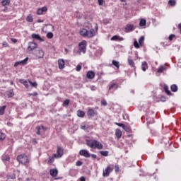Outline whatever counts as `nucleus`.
Returning <instances> with one entry per match:
<instances>
[{"instance_id":"1","label":"nucleus","mask_w":181,"mask_h":181,"mask_svg":"<svg viewBox=\"0 0 181 181\" xmlns=\"http://www.w3.org/2000/svg\"><path fill=\"white\" fill-rule=\"evenodd\" d=\"M79 35L82 37H94L95 36V30L93 28L91 23L85 24V28H82L79 30Z\"/></svg>"},{"instance_id":"2","label":"nucleus","mask_w":181,"mask_h":181,"mask_svg":"<svg viewBox=\"0 0 181 181\" xmlns=\"http://www.w3.org/2000/svg\"><path fill=\"white\" fill-rule=\"evenodd\" d=\"M87 146L91 148V149H98L99 151L103 149L104 146L101 142L94 139H86V141Z\"/></svg>"},{"instance_id":"3","label":"nucleus","mask_w":181,"mask_h":181,"mask_svg":"<svg viewBox=\"0 0 181 181\" xmlns=\"http://www.w3.org/2000/svg\"><path fill=\"white\" fill-rule=\"evenodd\" d=\"M86 52H87V41L82 40L78 44V54H81V53L85 54Z\"/></svg>"},{"instance_id":"4","label":"nucleus","mask_w":181,"mask_h":181,"mask_svg":"<svg viewBox=\"0 0 181 181\" xmlns=\"http://www.w3.org/2000/svg\"><path fill=\"white\" fill-rule=\"evenodd\" d=\"M17 160L21 165H25V166H28V163H29V158L28 156L25 154H21L17 157Z\"/></svg>"},{"instance_id":"5","label":"nucleus","mask_w":181,"mask_h":181,"mask_svg":"<svg viewBox=\"0 0 181 181\" xmlns=\"http://www.w3.org/2000/svg\"><path fill=\"white\" fill-rule=\"evenodd\" d=\"M64 154V149H63V147L60 146H57V153L53 154V157L56 159H60Z\"/></svg>"},{"instance_id":"6","label":"nucleus","mask_w":181,"mask_h":181,"mask_svg":"<svg viewBox=\"0 0 181 181\" xmlns=\"http://www.w3.org/2000/svg\"><path fill=\"white\" fill-rule=\"evenodd\" d=\"M145 42V37L144 36H141L139 39V42L136 40H134V46L136 49H139L141 47V46H142L144 45V42Z\"/></svg>"},{"instance_id":"7","label":"nucleus","mask_w":181,"mask_h":181,"mask_svg":"<svg viewBox=\"0 0 181 181\" xmlns=\"http://www.w3.org/2000/svg\"><path fill=\"white\" fill-rule=\"evenodd\" d=\"M35 59H43L45 57V51L42 49H38L33 52Z\"/></svg>"},{"instance_id":"8","label":"nucleus","mask_w":181,"mask_h":181,"mask_svg":"<svg viewBox=\"0 0 181 181\" xmlns=\"http://www.w3.org/2000/svg\"><path fill=\"white\" fill-rule=\"evenodd\" d=\"M46 127H43V125L37 126L35 128L37 135H42V134H45L46 132Z\"/></svg>"},{"instance_id":"9","label":"nucleus","mask_w":181,"mask_h":181,"mask_svg":"<svg viewBox=\"0 0 181 181\" xmlns=\"http://www.w3.org/2000/svg\"><path fill=\"white\" fill-rule=\"evenodd\" d=\"M35 49H37V44L34 42H30L28 43V47H27L28 52H33Z\"/></svg>"},{"instance_id":"10","label":"nucleus","mask_w":181,"mask_h":181,"mask_svg":"<svg viewBox=\"0 0 181 181\" xmlns=\"http://www.w3.org/2000/svg\"><path fill=\"white\" fill-rule=\"evenodd\" d=\"M112 172V168H111V166L108 165L105 170H103V176L104 177H108L110 176V173Z\"/></svg>"},{"instance_id":"11","label":"nucleus","mask_w":181,"mask_h":181,"mask_svg":"<svg viewBox=\"0 0 181 181\" xmlns=\"http://www.w3.org/2000/svg\"><path fill=\"white\" fill-rule=\"evenodd\" d=\"M28 60H29V58H28V57H26L25 59H24L22 60V61L16 62L14 64V67H18V66H19V64H20L21 66H25V64H28Z\"/></svg>"},{"instance_id":"12","label":"nucleus","mask_w":181,"mask_h":181,"mask_svg":"<svg viewBox=\"0 0 181 181\" xmlns=\"http://www.w3.org/2000/svg\"><path fill=\"white\" fill-rule=\"evenodd\" d=\"M79 155H81V156H84V158H90V156H91L88 151L84 149L79 151Z\"/></svg>"},{"instance_id":"13","label":"nucleus","mask_w":181,"mask_h":181,"mask_svg":"<svg viewBox=\"0 0 181 181\" xmlns=\"http://www.w3.org/2000/svg\"><path fill=\"white\" fill-rule=\"evenodd\" d=\"M45 12H47V8L46 6L37 8L36 14L37 15H43Z\"/></svg>"},{"instance_id":"14","label":"nucleus","mask_w":181,"mask_h":181,"mask_svg":"<svg viewBox=\"0 0 181 181\" xmlns=\"http://www.w3.org/2000/svg\"><path fill=\"white\" fill-rule=\"evenodd\" d=\"M95 77V72L94 71H88L86 74V78L88 80H93Z\"/></svg>"},{"instance_id":"15","label":"nucleus","mask_w":181,"mask_h":181,"mask_svg":"<svg viewBox=\"0 0 181 181\" xmlns=\"http://www.w3.org/2000/svg\"><path fill=\"white\" fill-rule=\"evenodd\" d=\"M97 114V112H95L93 108H89L87 112L88 117H95Z\"/></svg>"},{"instance_id":"16","label":"nucleus","mask_w":181,"mask_h":181,"mask_svg":"<svg viewBox=\"0 0 181 181\" xmlns=\"http://www.w3.org/2000/svg\"><path fill=\"white\" fill-rule=\"evenodd\" d=\"M49 175L52 177H56V176H57V175H59V171L56 168H52V169L49 170Z\"/></svg>"},{"instance_id":"17","label":"nucleus","mask_w":181,"mask_h":181,"mask_svg":"<svg viewBox=\"0 0 181 181\" xmlns=\"http://www.w3.org/2000/svg\"><path fill=\"white\" fill-rule=\"evenodd\" d=\"M168 70V66L166 64L160 65L157 70V73H163V71H166Z\"/></svg>"},{"instance_id":"18","label":"nucleus","mask_w":181,"mask_h":181,"mask_svg":"<svg viewBox=\"0 0 181 181\" xmlns=\"http://www.w3.org/2000/svg\"><path fill=\"white\" fill-rule=\"evenodd\" d=\"M65 64H66V63L64 62V59H60L58 60V66H59V69H60V70H62V69H64Z\"/></svg>"},{"instance_id":"19","label":"nucleus","mask_w":181,"mask_h":181,"mask_svg":"<svg viewBox=\"0 0 181 181\" xmlns=\"http://www.w3.org/2000/svg\"><path fill=\"white\" fill-rule=\"evenodd\" d=\"M33 39H35V40H39L40 42H45V40H43L42 37H40V35L38 34H32L31 35Z\"/></svg>"},{"instance_id":"20","label":"nucleus","mask_w":181,"mask_h":181,"mask_svg":"<svg viewBox=\"0 0 181 181\" xmlns=\"http://www.w3.org/2000/svg\"><path fill=\"white\" fill-rule=\"evenodd\" d=\"M132 30H134V25L127 24L125 27V32L128 33L129 32H132Z\"/></svg>"},{"instance_id":"21","label":"nucleus","mask_w":181,"mask_h":181,"mask_svg":"<svg viewBox=\"0 0 181 181\" xmlns=\"http://www.w3.org/2000/svg\"><path fill=\"white\" fill-rule=\"evenodd\" d=\"M19 83H21V84H23V86H25L26 88H29V82H28V81L25 79H20Z\"/></svg>"},{"instance_id":"22","label":"nucleus","mask_w":181,"mask_h":181,"mask_svg":"<svg viewBox=\"0 0 181 181\" xmlns=\"http://www.w3.org/2000/svg\"><path fill=\"white\" fill-rule=\"evenodd\" d=\"M141 70H143V71H146V70H148V63H146V62H142Z\"/></svg>"},{"instance_id":"23","label":"nucleus","mask_w":181,"mask_h":181,"mask_svg":"<svg viewBox=\"0 0 181 181\" xmlns=\"http://www.w3.org/2000/svg\"><path fill=\"white\" fill-rule=\"evenodd\" d=\"M124 40V37L119 35H114V41L115 42H122Z\"/></svg>"},{"instance_id":"24","label":"nucleus","mask_w":181,"mask_h":181,"mask_svg":"<svg viewBox=\"0 0 181 181\" xmlns=\"http://www.w3.org/2000/svg\"><path fill=\"white\" fill-rule=\"evenodd\" d=\"M6 95L8 98H12L13 95H15V93L13 92V90H10L6 92Z\"/></svg>"},{"instance_id":"25","label":"nucleus","mask_w":181,"mask_h":181,"mask_svg":"<svg viewBox=\"0 0 181 181\" xmlns=\"http://www.w3.org/2000/svg\"><path fill=\"white\" fill-rule=\"evenodd\" d=\"M77 115L80 118H84V115H86V112H84V111H83V110H79L77 111Z\"/></svg>"},{"instance_id":"26","label":"nucleus","mask_w":181,"mask_h":181,"mask_svg":"<svg viewBox=\"0 0 181 181\" xmlns=\"http://www.w3.org/2000/svg\"><path fill=\"white\" fill-rule=\"evenodd\" d=\"M2 6H8V5H10L11 0H3L1 2Z\"/></svg>"},{"instance_id":"27","label":"nucleus","mask_w":181,"mask_h":181,"mask_svg":"<svg viewBox=\"0 0 181 181\" xmlns=\"http://www.w3.org/2000/svg\"><path fill=\"white\" fill-rule=\"evenodd\" d=\"M5 110H6V105L0 106V115L5 114Z\"/></svg>"},{"instance_id":"28","label":"nucleus","mask_w":181,"mask_h":181,"mask_svg":"<svg viewBox=\"0 0 181 181\" xmlns=\"http://www.w3.org/2000/svg\"><path fill=\"white\" fill-rule=\"evenodd\" d=\"M170 90L173 93H176L177 91V86L176 84H173L170 86Z\"/></svg>"},{"instance_id":"29","label":"nucleus","mask_w":181,"mask_h":181,"mask_svg":"<svg viewBox=\"0 0 181 181\" xmlns=\"http://www.w3.org/2000/svg\"><path fill=\"white\" fill-rule=\"evenodd\" d=\"M115 135L117 138H121L122 136V132L119 129H116Z\"/></svg>"},{"instance_id":"30","label":"nucleus","mask_w":181,"mask_h":181,"mask_svg":"<svg viewBox=\"0 0 181 181\" xmlns=\"http://www.w3.org/2000/svg\"><path fill=\"white\" fill-rule=\"evenodd\" d=\"M146 121H147V125H149L150 124H153V122H155V120L153 119V118H151V117H147Z\"/></svg>"},{"instance_id":"31","label":"nucleus","mask_w":181,"mask_h":181,"mask_svg":"<svg viewBox=\"0 0 181 181\" xmlns=\"http://www.w3.org/2000/svg\"><path fill=\"white\" fill-rule=\"evenodd\" d=\"M146 20L145 19H141L140 21V23H139V26L141 27H144V26H146Z\"/></svg>"},{"instance_id":"32","label":"nucleus","mask_w":181,"mask_h":181,"mask_svg":"<svg viewBox=\"0 0 181 181\" xmlns=\"http://www.w3.org/2000/svg\"><path fill=\"white\" fill-rule=\"evenodd\" d=\"M69 104H70V100L66 99L63 102L62 106L63 107H69Z\"/></svg>"},{"instance_id":"33","label":"nucleus","mask_w":181,"mask_h":181,"mask_svg":"<svg viewBox=\"0 0 181 181\" xmlns=\"http://www.w3.org/2000/svg\"><path fill=\"white\" fill-rule=\"evenodd\" d=\"M168 5H170V6H176V0H170L168 1Z\"/></svg>"},{"instance_id":"34","label":"nucleus","mask_w":181,"mask_h":181,"mask_svg":"<svg viewBox=\"0 0 181 181\" xmlns=\"http://www.w3.org/2000/svg\"><path fill=\"white\" fill-rule=\"evenodd\" d=\"M128 64H129L131 67H135V63L131 59H128Z\"/></svg>"},{"instance_id":"35","label":"nucleus","mask_w":181,"mask_h":181,"mask_svg":"<svg viewBox=\"0 0 181 181\" xmlns=\"http://www.w3.org/2000/svg\"><path fill=\"white\" fill-rule=\"evenodd\" d=\"M6 138V135L4 133L0 132V141H4Z\"/></svg>"},{"instance_id":"36","label":"nucleus","mask_w":181,"mask_h":181,"mask_svg":"<svg viewBox=\"0 0 181 181\" xmlns=\"http://www.w3.org/2000/svg\"><path fill=\"white\" fill-rule=\"evenodd\" d=\"M164 90H165V92L166 93V94H168V95H170V94H172L170 90H169V88L168 86H165Z\"/></svg>"},{"instance_id":"37","label":"nucleus","mask_w":181,"mask_h":181,"mask_svg":"<svg viewBox=\"0 0 181 181\" xmlns=\"http://www.w3.org/2000/svg\"><path fill=\"white\" fill-rule=\"evenodd\" d=\"M27 22H33V17L31 15H29L26 18Z\"/></svg>"},{"instance_id":"38","label":"nucleus","mask_w":181,"mask_h":181,"mask_svg":"<svg viewBox=\"0 0 181 181\" xmlns=\"http://www.w3.org/2000/svg\"><path fill=\"white\" fill-rule=\"evenodd\" d=\"M114 66L116 67L117 70L119 69V62L118 61H114Z\"/></svg>"},{"instance_id":"39","label":"nucleus","mask_w":181,"mask_h":181,"mask_svg":"<svg viewBox=\"0 0 181 181\" xmlns=\"http://www.w3.org/2000/svg\"><path fill=\"white\" fill-rule=\"evenodd\" d=\"M3 160H6L7 162L11 160V158L8 155L3 156Z\"/></svg>"},{"instance_id":"40","label":"nucleus","mask_w":181,"mask_h":181,"mask_svg":"<svg viewBox=\"0 0 181 181\" xmlns=\"http://www.w3.org/2000/svg\"><path fill=\"white\" fill-rule=\"evenodd\" d=\"M115 124L116 125H118V127H122V128H123V129H125V124H124L122 123H118V122H115Z\"/></svg>"},{"instance_id":"41","label":"nucleus","mask_w":181,"mask_h":181,"mask_svg":"<svg viewBox=\"0 0 181 181\" xmlns=\"http://www.w3.org/2000/svg\"><path fill=\"white\" fill-rule=\"evenodd\" d=\"M100 153L102 156H108V151H100Z\"/></svg>"},{"instance_id":"42","label":"nucleus","mask_w":181,"mask_h":181,"mask_svg":"<svg viewBox=\"0 0 181 181\" xmlns=\"http://www.w3.org/2000/svg\"><path fill=\"white\" fill-rule=\"evenodd\" d=\"M81 69H82L81 64H78L76 66V71H81Z\"/></svg>"},{"instance_id":"43","label":"nucleus","mask_w":181,"mask_h":181,"mask_svg":"<svg viewBox=\"0 0 181 181\" xmlns=\"http://www.w3.org/2000/svg\"><path fill=\"white\" fill-rule=\"evenodd\" d=\"M30 86H32V87H35L36 88V87H37V83L36 82H32V81H29Z\"/></svg>"},{"instance_id":"44","label":"nucleus","mask_w":181,"mask_h":181,"mask_svg":"<svg viewBox=\"0 0 181 181\" xmlns=\"http://www.w3.org/2000/svg\"><path fill=\"white\" fill-rule=\"evenodd\" d=\"M54 162V158L49 157L48 158V163H53Z\"/></svg>"},{"instance_id":"45","label":"nucleus","mask_w":181,"mask_h":181,"mask_svg":"<svg viewBox=\"0 0 181 181\" xmlns=\"http://www.w3.org/2000/svg\"><path fill=\"white\" fill-rule=\"evenodd\" d=\"M47 37L48 39H52V38L53 37V33H48L47 34Z\"/></svg>"},{"instance_id":"46","label":"nucleus","mask_w":181,"mask_h":181,"mask_svg":"<svg viewBox=\"0 0 181 181\" xmlns=\"http://www.w3.org/2000/svg\"><path fill=\"white\" fill-rule=\"evenodd\" d=\"M101 105H103L104 107L107 106V100H101Z\"/></svg>"},{"instance_id":"47","label":"nucleus","mask_w":181,"mask_h":181,"mask_svg":"<svg viewBox=\"0 0 181 181\" xmlns=\"http://www.w3.org/2000/svg\"><path fill=\"white\" fill-rule=\"evenodd\" d=\"M3 47H9V44L6 42V41L3 42Z\"/></svg>"},{"instance_id":"48","label":"nucleus","mask_w":181,"mask_h":181,"mask_svg":"<svg viewBox=\"0 0 181 181\" xmlns=\"http://www.w3.org/2000/svg\"><path fill=\"white\" fill-rule=\"evenodd\" d=\"M76 166H81V165H83V162H81V160H78L76 163Z\"/></svg>"},{"instance_id":"49","label":"nucleus","mask_w":181,"mask_h":181,"mask_svg":"<svg viewBox=\"0 0 181 181\" xmlns=\"http://www.w3.org/2000/svg\"><path fill=\"white\" fill-rule=\"evenodd\" d=\"M98 5L101 6L104 4V0H98Z\"/></svg>"},{"instance_id":"50","label":"nucleus","mask_w":181,"mask_h":181,"mask_svg":"<svg viewBox=\"0 0 181 181\" xmlns=\"http://www.w3.org/2000/svg\"><path fill=\"white\" fill-rule=\"evenodd\" d=\"M175 35H173V34H171L169 37H168V39L169 40H173V37H175Z\"/></svg>"},{"instance_id":"51","label":"nucleus","mask_w":181,"mask_h":181,"mask_svg":"<svg viewBox=\"0 0 181 181\" xmlns=\"http://www.w3.org/2000/svg\"><path fill=\"white\" fill-rule=\"evenodd\" d=\"M90 88L92 91H95V90H97V87H95V86H91Z\"/></svg>"},{"instance_id":"52","label":"nucleus","mask_w":181,"mask_h":181,"mask_svg":"<svg viewBox=\"0 0 181 181\" xmlns=\"http://www.w3.org/2000/svg\"><path fill=\"white\" fill-rule=\"evenodd\" d=\"M115 170L116 173L117 172H119V167L118 165H115Z\"/></svg>"},{"instance_id":"53","label":"nucleus","mask_w":181,"mask_h":181,"mask_svg":"<svg viewBox=\"0 0 181 181\" xmlns=\"http://www.w3.org/2000/svg\"><path fill=\"white\" fill-rule=\"evenodd\" d=\"M11 41L13 43H18V40H16V38H11Z\"/></svg>"},{"instance_id":"54","label":"nucleus","mask_w":181,"mask_h":181,"mask_svg":"<svg viewBox=\"0 0 181 181\" xmlns=\"http://www.w3.org/2000/svg\"><path fill=\"white\" fill-rule=\"evenodd\" d=\"M123 118H124V119H128V118H129V116H128V115H127V114H124V115H123Z\"/></svg>"},{"instance_id":"55","label":"nucleus","mask_w":181,"mask_h":181,"mask_svg":"<svg viewBox=\"0 0 181 181\" xmlns=\"http://www.w3.org/2000/svg\"><path fill=\"white\" fill-rule=\"evenodd\" d=\"M90 156L93 158V159H97V155L95 154H91Z\"/></svg>"},{"instance_id":"56","label":"nucleus","mask_w":181,"mask_h":181,"mask_svg":"<svg viewBox=\"0 0 181 181\" xmlns=\"http://www.w3.org/2000/svg\"><path fill=\"white\" fill-rule=\"evenodd\" d=\"M160 101H162V103H165V101H166V98L162 97Z\"/></svg>"},{"instance_id":"57","label":"nucleus","mask_w":181,"mask_h":181,"mask_svg":"<svg viewBox=\"0 0 181 181\" xmlns=\"http://www.w3.org/2000/svg\"><path fill=\"white\" fill-rule=\"evenodd\" d=\"M114 88V83H112L110 87H109V91H111Z\"/></svg>"},{"instance_id":"58","label":"nucleus","mask_w":181,"mask_h":181,"mask_svg":"<svg viewBox=\"0 0 181 181\" xmlns=\"http://www.w3.org/2000/svg\"><path fill=\"white\" fill-rule=\"evenodd\" d=\"M80 181H86V177H81L79 179Z\"/></svg>"},{"instance_id":"59","label":"nucleus","mask_w":181,"mask_h":181,"mask_svg":"<svg viewBox=\"0 0 181 181\" xmlns=\"http://www.w3.org/2000/svg\"><path fill=\"white\" fill-rule=\"evenodd\" d=\"M45 21L43 20H41V19H38L37 20V23H43Z\"/></svg>"},{"instance_id":"60","label":"nucleus","mask_w":181,"mask_h":181,"mask_svg":"<svg viewBox=\"0 0 181 181\" xmlns=\"http://www.w3.org/2000/svg\"><path fill=\"white\" fill-rule=\"evenodd\" d=\"M81 129H86V125H81Z\"/></svg>"},{"instance_id":"61","label":"nucleus","mask_w":181,"mask_h":181,"mask_svg":"<svg viewBox=\"0 0 181 181\" xmlns=\"http://www.w3.org/2000/svg\"><path fill=\"white\" fill-rule=\"evenodd\" d=\"M114 88L117 90L118 88V84L114 83Z\"/></svg>"},{"instance_id":"62","label":"nucleus","mask_w":181,"mask_h":181,"mask_svg":"<svg viewBox=\"0 0 181 181\" xmlns=\"http://www.w3.org/2000/svg\"><path fill=\"white\" fill-rule=\"evenodd\" d=\"M121 2H127V0H120Z\"/></svg>"},{"instance_id":"63","label":"nucleus","mask_w":181,"mask_h":181,"mask_svg":"<svg viewBox=\"0 0 181 181\" xmlns=\"http://www.w3.org/2000/svg\"><path fill=\"white\" fill-rule=\"evenodd\" d=\"M110 40H114V36L110 38Z\"/></svg>"},{"instance_id":"64","label":"nucleus","mask_w":181,"mask_h":181,"mask_svg":"<svg viewBox=\"0 0 181 181\" xmlns=\"http://www.w3.org/2000/svg\"><path fill=\"white\" fill-rule=\"evenodd\" d=\"M11 85L13 86V81H11Z\"/></svg>"}]
</instances>
